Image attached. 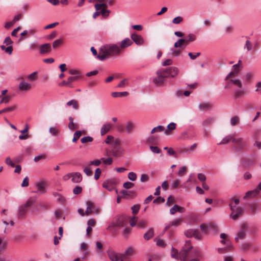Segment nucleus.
<instances>
[{"instance_id": "f257e3e1", "label": "nucleus", "mask_w": 261, "mask_h": 261, "mask_svg": "<svg viewBox=\"0 0 261 261\" xmlns=\"http://www.w3.org/2000/svg\"><path fill=\"white\" fill-rule=\"evenodd\" d=\"M120 51V47L116 44H106L100 48L99 54L96 58L103 61L110 56L118 55Z\"/></svg>"}, {"instance_id": "f03ea898", "label": "nucleus", "mask_w": 261, "mask_h": 261, "mask_svg": "<svg viewBox=\"0 0 261 261\" xmlns=\"http://www.w3.org/2000/svg\"><path fill=\"white\" fill-rule=\"evenodd\" d=\"M36 198L34 197H30L23 204L20 205L18 209L17 215L18 218H24L29 211V209L35 203Z\"/></svg>"}, {"instance_id": "7ed1b4c3", "label": "nucleus", "mask_w": 261, "mask_h": 261, "mask_svg": "<svg viewBox=\"0 0 261 261\" xmlns=\"http://www.w3.org/2000/svg\"><path fill=\"white\" fill-rule=\"evenodd\" d=\"M191 248V247H184L182 249L178 252L176 249L172 247L171 250V256L175 259L179 258L181 261H186V259H188V254Z\"/></svg>"}, {"instance_id": "20e7f679", "label": "nucleus", "mask_w": 261, "mask_h": 261, "mask_svg": "<svg viewBox=\"0 0 261 261\" xmlns=\"http://www.w3.org/2000/svg\"><path fill=\"white\" fill-rule=\"evenodd\" d=\"M120 141L118 139L113 140L112 142L111 153L113 156L115 157L120 156L123 152V149L119 146Z\"/></svg>"}, {"instance_id": "39448f33", "label": "nucleus", "mask_w": 261, "mask_h": 261, "mask_svg": "<svg viewBox=\"0 0 261 261\" xmlns=\"http://www.w3.org/2000/svg\"><path fill=\"white\" fill-rule=\"evenodd\" d=\"M232 142L233 144L234 148L237 151H240L241 149H243L247 146L246 141L243 138L237 137L235 134H234Z\"/></svg>"}, {"instance_id": "423d86ee", "label": "nucleus", "mask_w": 261, "mask_h": 261, "mask_svg": "<svg viewBox=\"0 0 261 261\" xmlns=\"http://www.w3.org/2000/svg\"><path fill=\"white\" fill-rule=\"evenodd\" d=\"M166 71L164 70V69H161L156 71L157 77L153 79V82L159 85H162L165 82V79L167 78Z\"/></svg>"}, {"instance_id": "0eeeda50", "label": "nucleus", "mask_w": 261, "mask_h": 261, "mask_svg": "<svg viewBox=\"0 0 261 261\" xmlns=\"http://www.w3.org/2000/svg\"><path fill=\"white\" fill-rule=\"evenodd\" d=\"M225 81L227 82L225 88H229L231 86H234L238 88H241L242 87L241 82L238 79L229 77L228 79H225Z\"/></svg>"}, {"instance_id": "6e6552de", "label": "nucleus", "mask_w": 261, "mask_h": 261, "mask_svg": "<svg viewBox=\"0 0 261 261\" xmlns=\"http://www.w3.org/2000/svg\"><path fill=\"white\" fill-rule=\"evenodd\" d=\"M45 185L46 183L43 181H40L36 182L35 185L36 190L34 191L33 192L39 194L45 193L46 192L45 189Z\"/></svg>"}, {"instance_id": "1a4fd4ad", "label": "nucleus", "mask_w": 261, "mask_h": 261, "mask_svg": "<svg viewBox=\"0 0 261 261\" xmlns=\"http://www.w3.org/2000/svg\"><path fill=\"white\" fill-rule=\"evenodd\" d=\"M108 255L110 259L112 261H124V258L121 256V254H118L114 251L109 250Z\"/></svg>"}, {"instance_id": "9d476101", "label": "nucleus", "mask_w": 261, "mask_h": 261, "mask_svg": "<svg viewBox=\"0 0 261 261\" xmlns=\"http://www.w3.org/2000/svg\"><path fill=\"white\" fill-rule=\"evenodd\" d=\"M241 63V61L239 60L238 63L233 65L232 71L226 76L225 80L228 79L229 77H232L240 72L241 70L240 64Z\"/></svg>"}, {"instance_id": "9b49d317", "label": "nucleus", "mask_w": 261, "mask_h": 261, "mask_svg": "<svg viewBox=\"0 0 261 261\" xmlns=\"http://www.w3.org/2000/svg\"><path fill=\"white\" fill-rule=\"evenodd\" d=\"M182 221V219L181 218L175 219L165 227V228L164 229V232H165L167 230L169 229L171 226H173L175 227L179 226L180 225Z\"/></svg>"}, {"instance_id": "f8f14e48", "label": "nucleus", "mask_w": 261, "mask_h": 261, "mask_svg": "<svg viewBox=\"0 0 261 261\" xmlns=\"http://www.w3.org/2000/svg\"><path fill=\"white\" fill-rule=\"evenodd\" d=\"M186 243L188 246L187 247H191L190 251L189 252V253L188 254V258L189 257H199L200 256V252L198 249H193V250L192 249V247L190 245V241H187L186 242Z\"/></svg>"}, {"instance_id": "ddd939ff", "label": "nucleus", "mask_w": 261, "mask_h": 261, "mask_svg": "<svg viewBox=\"0 0 261 261\" xmlns=\"http://www.w3.org/2000/svg\"><path fill=\"white\" fill-rule=\"evenodd\" d=\"M185 234L188 238L194 237L196 239H200V233L197 229H188L185 232Z\"/></svg>"}, {"instance_id": "4468645a", "label": "nucleus", "mask_w": 261, "mask_h": 261, "mask_svg": "<svg viewBox=\"0 0 261 261\" xmlns=\"http://www.w3.org/2000/svg\"><path fill=\"white\" fill-rule=\"evenodd\" d=\"M166 71L167 77L171 76L174 77L178 72V69L175 67H170L166 69H164Z\"/></svg>"}, {"instance_id": "2eb2a0df", "label": "nucleus", "mask_w": 261, "mask_h": 261, "mask_svg": "<svg viewBox=\"0 0 261 261\" xmlns=\"http://www.w3.org/2000/svg\"><path fill=\"white\" fill-rule=\"evenodd\" d=\"M51 47L49 43H45L40 46V54L42 55L48 54L50 53Z\"/></svg>"}, {"instance_id": "dca6fc26", "label": "nucleus", "mask_w": 261, "mask_h": 261, "mask_svg": "<svg viewBox=\"0 0 261 261\" xmlns=\"http://www.w3.org/2000/svg\"><path fill=\"white\" fill-rule=\"evenodd\" d=\"M243 209L242 208H237L236 210L233 209V211H231L230 214V217L233 220H237L242 215Z\"/></svg>"}, {"instance_id": "f3484780", "label": "nucleus", "mask_w": 261, "mask_h": 261, "mask_svg": "<svg viewBox=\"0 0 261 261\" xmlns=\"http://www.w3.org/2000/svg\"><path fill=\"white\" fill-rule=\"evenodd\" d=\"M120 193L124 198H134L136 196V193L134 191L123 190Z\"/></svg>"}, {"instance_id": "a211bd4d", "label": "nucleus", "mask_w": 261, "mask_h": 261, "mask_svg": "<svg viewBox=\"0 0 261 261\" xmlns=\"http://www.w3.org/2000/svg\"><path fill=\"white\" fill-rule=\"evenodd\" d=\"M131 39L138 45H141L144 42V40L142 36L136 34H132L131 35Z\"/></svg>"}, {"instance_id": "6ab92c4d", "label": "nucleus", "mask_w": 261, "mask_h": 261, "mask_svg": "<svg viewBox=\"0 0 261 261\" xmlns=\"http://www.w3.org/2000/svg\"><path fill=\"white\" fill-rule=\"evenodd\" d=\"M246 227L245 224L242 225V228L238 231L237 236L235 238L236 241H238L239 239H243L245 238L246 236L245 229Z\"/></svg>"}, {"instance_id": "aec40b11", "label": "nucleus", "mask_w": 261, "mask_h": 261, "mask_svg": "<svg viewBox=\"0 0 261 261\" xmlns=\"http://www.w3.org/2000/svg\"><path fill=\"white\" fill-rule=\"evenodd\" d=\"M134 253L133 249L129 247H128L123 253L121 254L122 258H124V261H126L129 257L133 255Z\"/></svg>"}, {"instance_id": "412c9836", "label": "nucleus", "mask_w": 261, "mask_h": 261, "mask_svg": "<svg viewBox=\"0 0 261 261\" xmlns=\"http://www.w3.org/2000/svg\"><path fill=\"white\" fill-rule=\"evenodd\" d=\"M185 211V209L184 207H181L177 204H175L171 208H170V213L171 215H174L176 212L182 213Z\"/></svg>"}, {"instance_id": "4be33fe9", "label": "nucleus", "mask_w": 261, "mask_h": 261, "mask_svg": "<svg viewBox=\"0 0 261 261\" xmlns=\"http://www.w3.org/2000/svg\"><path fill=\"white\" fill-rule=\"evenodd\" d=\"M82 180V176L80 172H72L71 180L74 183H79Z\"/></svg>"}, {"instance_id": "5701e85b", "label": "nucleus", "mask_w": 261, "mask_h": 261, "mask_svg": "<svg viewBox=\"0 0 261 261\" xmlns=\"http://www.w3.org/2000/svg\"><path fill=\"white\" fill-rule=\"evenodd\" d=\"M18 88L21 91H28L31 88V85L28 82H21L19 84Z\"/></svg>"}, {"instance_id": "b1692460", "label": "nucleus", "mask_w": 261, "mask_h": 261, "mask_svg": "<svg viewBox=\"0 0 261 261\" xmlns=\"http://www.w3.org/2000/svg\"><path fill=\"white\" fill-rule=\"evenodd\" d=\"M234 134L229 135L225 137L221 142L217 143L218 145H223L228 143L229 142H232Z\"/></svg>"}, {"instance_id": "393cba45", "label": "nucleus", "mask_w": 261, "mask_h": 261, "mask_svg": "<svg viewBox=\"0 0 261 261\" xmlns=\"http://www.w3.org/2000/svg\"><path fill=\"white\" fill-rule=\"evenodd\" d=\"M212 107L213 105L208 102L200 103L198 105V108L201 111L208 110Z\"/></svg>"}, {"instance_id": "a878e982", "label": "nucleus", "mask_w": 261, "mask_h": 261, "mask_svg": "<svg viewBox=\"0 0 261 261\" xmlns=\"http://www.w3.org/2000/svg\"><path fill=\"white\" fill-rule=\"evenodd\" d=\"M112 124L110 123H107L103 125L100 129V134L101 136H103L107 133L111 128Z\"/></svg>"}, {"instance_id": "bb28decb", "label": "nucleus", "mask_w": 261, "mask_h": 261, "mask_svg": "<svg viewBox=\"0 0 261 261\" xmlns=\"http://www.w3.org/2000/svg\"><path fill=\"white\" fill-rule=\"evenodd\" d=\"M132 43V40L128 38H126L121 41L120 48L122 49L126 48L131 45Z\"/></svg>"}, {"instance_id": "cd10ccee", "label": "nucleus", "mask_w": 261, "mask_h": 261, "mask_svg": "<svg viewBox=\"0 0 261 261\" xmlns=\"http://www.w3.org/2000/svg\"><path fill=\"white\" fill-rule=\"evenodd\" d=\"M126 222V218L124 216H120L116 220L115 225L118 227H123Z\"/></svg>"}, {"instance_id": "c85d7f7f", "label": "nucleus", "mask_w": 261, "mask_h": 261, "mask_svg": "<svg viewBox=\"0 0 261 261\" xmlns=\"http://www.w3.org/2000/svg\"><path fill=\"white\" fill-rule=\"evenodd\" d=\"M215 121V118L213 117L206 118L202 122L203 127L209 126L212 125Z\"/></svg>"}, {"instance_id": "c756f323", "label": "nucleus", "mask_w": 261, "mask_h": 261, "mask_svg": "<svg viewBox=\"0 0 261 261\" xmlns=\"http://www.w3.org/2000/svg\"><path fill=\"white\" fill-rule=\"evenodd\" d=\"M66 105L69 107H72V108L75 110H78L80 108L77 101L75 99H71L69 100L66 103Z\"/></svg>"}, {"instance_id": "7c9ffc66", "label": "nucleus", "mask_w": 261, "mask_h": 261, "mask_svg": "<svg viewBox=\"0 0 261 261\" xmlns=\"http://www.w3.org/2000/svg\"><path fill=\"white\" fill-rule=\"evenodd\" d=\"M154 235V230L150 228L144 234L143 238L145 240H149L153 237Z\"/></svg>"}, {"instance_id": "2f4dec72", "label": "nucleus", "mask_w": 261, "mask_h": 261, "mask_svg": "<svg viewBox=\"0 0 261 261\" xmlns=\"http://www.w3.org/2000/svg\"><path fill=\"white\" fill-rule=\"evenodd\" d=\"M69 122L68 125V128L70 130H74L78 128V125L73 122V118L72 117H69Z\"/></svg>"}, {"instance_id": "473e14b6", "label": "nucleus", "mask_w": 261, "mask_h": 261, "mask_svg": "<svg viewBox=\"0 0 261 261\" xmlns=\"http://www.w3.org/2000/svg\"><path fill=\"white\" fill-rule=\"evenodd\" d=\"M53 195L55 197L57 198V200L58 202L61 203H63L65 202V199L61 194L58 192H53Z\"/></svg>"}, {"instance_id": "72a5a7b5", "label": "nucleus", "mask_w": 261, "mask_h": 261, "mask_svg": "<svg viewBox=\"0 0 261 261\" xmlns=\"http://www.w3.org/2000/svg\"><path fill=\"white\" fill-rule=\"evenodd\" d=\"M86 204L87 206L85 215H89L92 213V207L93 206V203L91 201H88L87 202Z\"/></svg>"}, {"instance_id": "f704fd0d", "label": "nucleus", "mask_w": 261, "mask_h": 261, "mask_svg": "<svg viewBox=\"0 0 261 261\" xmlns=\"http://www.w3.org/2000/svg\"><path fill=\"white\" fill-rule=\"evenodd\" d=\"M128 93L127 92H114L111 93L113 97L126 96L128 95Z\"/></svg>"}, {"instance_id": "c9c22d12", "label": "nucleus", "mask_w": 261, "mask_h": 261, "mask_svg": "<svg viewBox=\"0 0 261 261\" xmlns=\"http://www.w3.org/2000/svg\"><path fill=\"white\" fill-rule=\"evenodd\" d=\"M176 123L171 122L167 125V129L165 130V134H168L171 131L174 130L176 128Z\"/></svg>"}, {"instance_id": "e433bc0d", "label": "nucleus", "mask_w": 261, "mask_h": 261, "mask_svg": "<svg viewBox=\"0 0 261 261\" xmlns=\"http://www.w3.org/2000/svg\"><path fill=\"white\" fill-rule=\"evenodd\" d=\"M125 128L126 133H130L134 129V123L132 122H128L125 125Z\"/></svg>"}, {"instance_id": "4c0bfd02", "label": "nucleus", "mask_w": 261, "mask_h": 261, "mask_svg": "<svg viewBox=\"0 0 261 261\" xmlns=\"http://www.w3.org/2000/svg\"><path fill=\"white\" fill-rule=\"evenodd\" d=\"M258 194H257V190H252V191H248L245 196H244V198H246V197H250V198H253V197H254L256 195H257Z\"/></svg>"}, {"instance_id": "58836bf2", "label": "nucleus", "mask_w": 261, "mask_h": 261, "mask_svg": "<svg viewBox=\"0 0 261 261\" xmlns=\"http://www.w3.org/2000/svg\"><path fill=\"white\" fill-rule=\"evenodd\" d=\"M79 79L77 78V76H69L67 79V81L69 84V87L73 88V86L72 83L74 82L77 81Z\"/></svg>"}, {"instance_id": "ea45409f", "label": "nucleus", "mask_w": 261, "mask_h": 261, "mask_svg": "<svg viewBox=\"0 0 261 261\" xmlns=\"http://www.w3.org/2000/svg\"><path fill=\"white\" fill-rule=\"evenodd\" d=\"M1 48L2 50H4L9 55H11L13 51V47L11 45L8 46L6 47L5 45H3L1 46Z\"/></svg>"}, {"instance_id": "a19ab883", "label": "nucleus", "mask_w": 261, "mask_h": 261, "mask_svg": "<svg viewBox=\"0 0 261 261\" xmlns=\"http://www.w3.org/2000/svg\"><path fill=\"white\" fill-rule=\"evenodd\" d=\"M16 109V107L15 106L9 107L3 109V110L0 111V115L4 113H9L10 112H12Z\"/></svg>"}, {"instance_id": "79ce46f5", "label": "nucleus", "mask_w": 261, "mask_h": 261, "mask_svg": "<svg viewBox=\"0 0 261 261\" xmlns=\"http://www.w3.org/2000/svg\"><path fill=\"white\" fill-rule=\"evenodd\" d=\"M231 248H232L231 245H228L225 248H218V252L220 254H223V253H224L225 252H227L228 251L230 250Z\"/></svg>"}, {"instance_id": "37998d69", "label": "nucleus", "mask_w": 261, "mask_h": 261, "mask_svg": "<svg viewBox=\"0 0 261 261\" xmlns=\"http://www.w3.org/2000/svg\"><path fill=\"white\" fill-rule=\"evenodd\" d=\"M244 94V91L243 90L241 89V88H239V89L235 90L234 92V95L235 98H238L241 96L243 95Z\"/></svg>"}, {"instance_id": "c03bdc74", "label": "nucleus", "mask_w": 261, "mask_h": 261, "mask_svg": "<svg viewBox=\"0 0 261 261\" xmlns=\"http://www.w3.org/2000/svg\"><path fill=\"white\" fill-rule=\"evenodd\" d=\"M69 73L73 76H77V78L80 79L81 77V73L79 71L75 69H70L69 71Z\"/></svg>"}, {"instance_id": "a18cd8bd", "label": "nucleus", "mask_w": 261, "mask_h": 261, "mask_svg": "<svg viewBox=\"0 0 261 261\" xmlns=\"http://www.w3.org/2000/svg\"><path fill=\"white\" fill-rule=\"evenodd\" d=\"M154 241L156 242L157 246L161 247H165L166 246V244L164 243L163 240L156 238L154 239Z\"/></svg>"}, {"instance_id": "49530a36", "label": "nucleus", "mask_w": 261, "mask_h": 261, "mask_svg": "<svg viewBox=\"0 0 261 261\" xmlns=\"http://www.w3.org/2000/svg\"><path fill=\"white\" fill-rule=\"evenodd\" d=\"M165 130V127L162 125H158L156 127H154L152 130L151 131V134H153L154 133L157 132H163Z\"/></svg>"}, {"instance_id": "de8ad7c7", "label": "nucleus", "mask_w": 261, "mask_h": 261, "mask_svg": "<svg viewBox=\"0 0 261 261\" xmlns=\"http://www.w3.org/2000/svg\"><path fill=\"white\" fill-rule=\"evenodd\" d=\"M187 171V167L186 166H182L180 168L179 171L177 173V174L179 176H182L185 175Z\"/></svg>"}, {"instance_id": "09e8293b", "label": "nucleus", "mask_w": 261, "mask_h": 261, "mask_svg": "<svg viewBox=\"0 0 261 261\" xmlns=\"http://www.w3.org/2000/svg\"><path fill=\"white\" fill-rule=\"evenodd\" d=\"M186 42L185 39H180L174 43V46L175 48L180 47L182 44Z\"/></svg>"}, {"instance_id": "8fccbe9b", "label": "nucleus", "mask_w": 261, "mask_h": 261, "mask_svg": "<svg viewBox=\"0 0 261 261\" xmlns=\"http://www.w3.org/2000/svg\"><path fill=\"white\" fill-rule=\"evenodd\" d=\"M82 135V133L80 130L76 131L74 134V137L72 139L73 142H75L77 140V139L81 137Z\"/></svg>"}, {"instance_id": "3c124183", "label": "nucleus", "mask_w": 261, "mask_h": 261, "mask_svg": "<svg viewBox=\"0 0 261 261\" xmlns=\"http://www.w3.org/2000/svg\"><path fill=\"white\" fill-rule=\"evenodd\" d=\"M62 42L63 41L61 39H59L55 40L53 42V47L54 48L58 47L62 43Z\"/></svg>"}, {"instance_id": "603ef678", "label": "nucleus", "mask_w": 261, "mask_h": 261, "mask_svg": "<svg viewBox=\"0 0 261 261\" xmlns=\"http://www.w3.org/2000/svg\"><path fill=\"white\" fill-rule=\"evenodd\" d=\"M196 39V37L194 35L192 34H189L187 36V39H186V43L187 44H188V42L190 41H194Z\"/></svg>"}, {"instance_id": "864d4df0", "label": "nucleus", "mask_w": 261, "mask_h": 261, "mask_svg": "<svg viewBox=\"0 0 261 261\" xmlns=\"http://www.w3.org/2000/svg\"><path fill=\"white\" fill-rule=\"evenodd\" d=\"M128 178L131 181H135L137 179V174L133 172H130L128 174Z\"/></svg>"}, {"instance_id": "5fc2aeb1", "label": "nucleus", "mask_w": 261, "mask_h": 261, "mask_svg": "<svg viewBox=\"0 0 261 261\" xmlns=\"http://www.w3.org/2000/svg\"><path fill=\"white\" fill-rule=\"evenodd\" d=\"M92 140H93V138L90 136L84 137L81 140V142L82 143L90 142H92Z\"/></svg>"}, {"instance_id": "6e6d98bb", "label": "nucleus", "mask_w": 261, "mask_h": 261, "mask_svg": "<svg viewBox=\"0 0 261 261\" xmlns=\"http://www.w3.org/2000/svg\"><path fill=\"white\" fill-rule=\"evenodd\" d=\"M140 209V205L139 204L134 205L132 207L131 210L132 211V213L134 214H136L138 213Z\"/></svg>"}, {"instance_id": "4d7b16f0", "label": "nucleus", "mask_w": 261, "mask_h": 261, "mask_svg": "<svg viewBox=\"0 0 261 261\" xmlns=\"http://www.w3.org/2000/svg\"><path fill=\"white\" fill-rule=\"evenodd\" d=\"M0 98H1V100L0 101V103H9L10 99V96H6L5 97H2V96H0Z\"/></svg>"}, {"instance_id": "13d9d810", "label": "nucleus", "mask_w": 261, "mask_h": 261, "mask_svg": "<svg viewBox=\"0 0 261 261\" xmlns=\"http://www.w3.org/2000/svg\"><path fill=\"white\" fill-rule=\"evenodd\" d=\"M134 186V184L129 181L123 184V187L126 189H129Z\"/></svg>"}, {"instance_id": "bf43d9fd", "label": "nucleus", "mask_w": 261, "mask_h": 261, "mask_svg": "<svg viewBox=\"0 0 261 261\" xmlns=\"http://www.w3.org/2000/svg\"><path fill=\"white\" fill-rule=\"evenodd\" d=\"M183 21V18L180 16H177L175 17L172 20V23L174 24H179Z\"/></svg>"}, {"instance_id": "052dcab7", "label": "nucleus", "mask_w": 261, "mask_h": 261, "mask_svg": "<svg viewBox=\"0 0 261 261\" xmlns=\"http://www.w3.org/2000/svg\"><path fill=\"white\" fill-rule=\"evenodd\" d=\"M7 246V243L5 242H3V239L0 238V252L3 251Z\"/></svg>"}, {"instance_id": "680f3d73", "label": "nucleus", "mask_w": 261, "mask_h": 261, "mask_svg": "<svg viewBox=\"0 0 261 261\" xmlns=\"http://www.w3.org/2000/svg\"><path fill=\"white\" fill-rule=\"evenodd\" d=\"M100 14L102 15V16L106 17L109 16L110 11L108 10L102 9L100 11H99Z\"/></svg>"}, {"instance_id": "e2e57ef3", "label": "nucleus", "mask_w": 261, "mask_h": 261, "mask_svg": "<svg viewBox=\"0 0 261 261\" xmlns=\"http://www.w3.org/2000/svg\"><path fill=\"white\" fill-rule=\"evenodd\" d=\"M175 201L174 199L172 197L171 195H170L167 199L166 202V205L168 206H170Z\"/></svg>"}, {"instance_id": "0e129e2a", "label": "nucleus", "mask_w": 261, "mask_h": 261, "mask_svg": "<svg viewBox=\"0 0 261 261\" xmlns=\"http://www.w3.org/2000/svg\"><path fill=\"white\" fill-rule=\"evenodd\" d=\"M101 160L102 161L103 163L105 164H106V165H111L112 163V162H113V160H112V159L111 158H107V159H104V158H101Z\"/></svg>"}, {"instance_id": "69168bd1", "label": "nucleus", "mask_w": 261, "mask_h": 261, "mask_svg": "<svg viewBox=\"0 0 261 261\" xmlns=\"http://www.w3.org/2000/svg\"><path fill=\"white\" fill-rule=\"evenodd\" d=\"M82 191V188L80 186H76L73 190V192L75 195L80 194Z\"/></svg>"}, {"instance_id": "338daca9", "label": "nucleus", "mask_w": 261, "mask_h": 261, "mask_svg": "<svg viewBox=\"0 0 261 261\" xmlns=\"http://www.w3.org/2000/svg\"><path fill=\"white\" fill-rule=\"evenodd\" d=\"M147 224V222L144 220H141L139 221L137 223V226L141 228H143L145 227L146 225Z\"/></svg>"}, {"instance_id": "774afa93", "label": "nucleus", "mask_w": 261, "mask_h": 261, "mask_svg": "<svg viewBox=\"0 0 261 261\" xmlns=\"http://www.w3.org/2000/svg\"><path fill=\"white\" fill-rule=\"evenodd\" d=\"M49 132L53 135L56 136L58 133V130L56 127H50L49 128Z\"/></svg>"}]
</instances>
